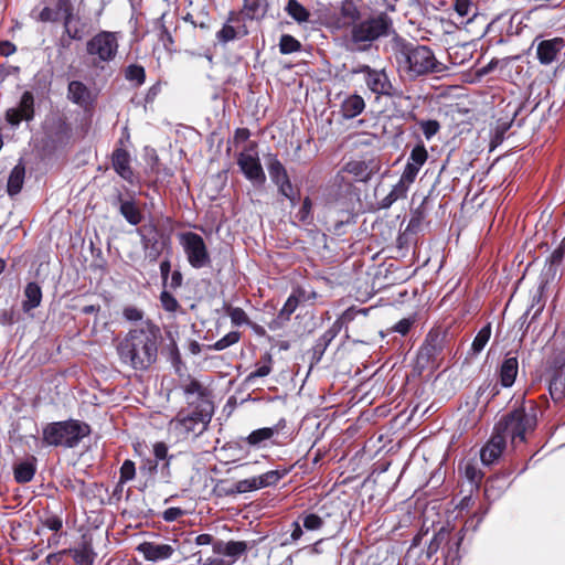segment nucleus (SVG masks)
<instances>
[{"mask_svg":"<svg viewBox=\"0 0 565 565\" xmlns=\"http://www.w3.org/2000/svg\"><path fill=\"white\" fill-rule=\"evenodd\" d=\"M341 329L342 322L340 320H335L332 326L317 339L315 345L311 349V367L321 361L327 348L335 339Z\"/></svg>","mask_w":565,"mask_h":565,"instance_id":"20","label":"nucleus"},{"mask_svg":"<svg viewBox=\"0 0 565 565\" xmlns=\"http://www.w3.org/2000/svg\"><path fill=\"white\" fill-rule=\"evenodd\" d=\"M228 316L231 318L232 323L235 326H242L247 323L248 321L246 312L239 307L231 308L228 310Z\"/></svg>","mask_w":565,"mask_h":565,"instance_id":"56","label":"nucleus"},{"mask_svg":"<svg viewBox=\"0 0 565 565\" xmlns=\"http://www.w3.org/2000/svg\"><path fill=\"white\" fill-rule=\"evenodd\" d=\"M141 238L142 247L147 258L151 262L158 259L162 252V244L159 242V233L154 225H145L137 231Z\"/></svg>","mask_w":565,"mask_h":565,"instance_id":"19","label":"nucleus"},{"mask_svg":"<svg viewBox=\"0 0 565 565\" xmlns=\"http://www.w3.org/2000/svg\"><path fill=\"white\" fill-rule=\"evenodd\" d=\"M507 440L493 428L491 438L480 450L482 465L490 466L495 462L502 455Z\"/></svg>","mask_w":565,"mask_h":565,"instance_id":"21","label":"nucleus"},{"mask_svg":"<svg viewBox=\"0 0 565 565\" xmlns=\"http://www.w3.org/2000/svg\"><path fill=\"white\" fill-rule=\"evenodd\" d=\"M392 49L398 72L409 79L446 71V66L436 58L435 53L427 45L409 42L395 33L392 39Z\"/></svg>","mask_w":565,"mask_h":565,"instance_id":"3","label":"nucleus"},{"mask_svg":"<svg viewBox=\"0 0 565 565\" xmlns=\"http://www.w3.org/2000/svg\"><path fill=\"white\" fill-rule=\"evenodd\" d=\"M34 118V96L26 90L22 94L17 107L9 108L6 119L12 127H18L22 120L31 121Z\"/></svg>","mask_w":565,"mask_h":565,"instance_id":"17","label":"nucleus"},{"mask_svg":"<svg viewBox=\"0 0 565 565\" xmlns=\"http://www.w3.org/2000/svg\"><path fill=\"white\" fill-rule=\"evenodd\" d=\"M183 393L189 398L192 395H198L200 398L199 402H201L204 398V388L202 387L201 383L196 380H191L188 384L183 386Z\"/></svg>","mask_w":565,"mask_h":565,"instance_id":"52","label":"nucleus"},{"mask_svg":"<svg viewBox=\"0 0 565 565\" xmlns=\"http://www.w3.org/2000/svg\"><path fill=\"white\" fill-rule=\"evenodd\" d=\"M536 46V57L543 65H550L552 62L561 58L565 64V42L562 38L541 40L536 38L532 44Z\"/></svg>","mask_w":565,"mask_h":565,"instance_id":"15","label":"nucleus"},{"mask_svg":"<svg viewBox=\"0 0 565 565\" xmlns=\"http://www.w3.org/2000/svg\"><path fill=\"white\" fill-rule=\"evenodd\" d=\"M285 11L299 24L309 21L310 12L298 0H288Z\"/></svg>","mask_w":565,"mask_h":565,"instance_id":"33","label":"nucleus"},{"mask_svg":"<svg viewBox=\"0 0 565 565\" xmlns=\"http://www.w3.org/2000/svg\"><path fill=\"white\" fill-rule=\"evenodd\" d=\"M352 75L361 74L367 89L379 96H394V86L384 68H373L367 64H359L351 70Z\"/></svg>","mask_w":565,"mask_h":565,"instance_id":"9","label":"nucleus"},{"mask_svg":"<svg viewBox=\"0 0 565 565\" xmlns=\"http://www.w3.org/2000/svg\"><path fill=\"white\" fill-rule=\"evenodd\" d=\"M423 135L427 140H430L440 129V125L437 120L429 119L419 122Z\"/></svg>","mask_w":565,"mask_h":565,"instance_id":"53","label":"nucleus"},{"mask_svg":"<svg viewBox=\"0 0 565 565\" xmlns=\"http://www.w3.org/2000/svg\"><path fill=\"white\" fill-rule=\"evenodd\" d=\"M25 299L22 301V309L24 312H29L40 306L42 301V290L38 282H28L24 288Z\"/></svg>","mask_w":565,"mask_h":565,"instance_id":"31","label":"nucleus"},{"mask_svg":"<svg viewBox=\"0 0 565 565\" xmlns=\"http://www.w3.org/2000/svg\"><path fill=\"white\" fill-rule=\"evenodd\" d=\"M271 372V366L269 364H264L257 367L255 371L250 372L246 379L245 383L252 385L255 383V380L258 377H265Z\"/></svg>","mask_w":565,"mask_h":565,"instance_id":"57","label":"nucleus"},{"mask_svg":"<svg viewBox=\"0 0 565 565\" xmlns=\"http://www.w3.org/2000/svg\"><path fill=\"white\" fill-rule=\"evenodd\" d=\"M536 409L537 406L534 402H530L529 406L522 403L499 419L494 425L495 431L505 440L510 438L513 444L523 443L525 434L533 431L537 425Z\"/></svg>","mask_w":565,"mask_h":565,"instance_id":"5","label":"nucleus"},{"mask_svg":"<svg viewBox=\"0 0 565 565\" xmlns=\"http://www.w3.org/2000/svg\"><path fill=\"white\" fill-rule=\"evenodd\" d=\"M137 551L143 556L146 561L158 563L169 559L175 552V542L158 543V542H143L137 546Z\"/></svg>","mask_w":565,"mask_h":565,"instance_id":"18","label":"nucleus"},{"mask_svg":"<svg viewBox=\"0 0 565 565\" xmlns=\"http://www.w3.org/2000/svg\"><path fill=\"white\" fill-rule=\"evenodd\" d=\"M136 476V466L135 462L130 459H127L122 462L120 467V481L128 482L132 480Z\"/></svg>","mask_w":565,"mask_h":565,"instance_id":"54","label":"nucleus"},{"mask_svg":"<svg viewBox=\"0 0 565 565\" xmlns=\"http://www.w3.org/2000/svg\"><path fill=\"white\" fill-rule=\"evenodd\" d=\"M338 23L347 28L343 42L345 50L351 53H367L380 39L396 33L393 19L386 12L371 13L363 18L351 0L342 2Z\"/></svg>","mask_w":565,"mask_h":565,"instance_id":"1","label":"nucleus"},{"mask_svg":"<svg viewBox=\"0 0 565 565\" xmlns=\"http://www.w3.org/2000/svg\"><path fill=\"white\" fill-rule=\"evenodd\" d=\"M267 158V170L271 182L277 186L279 194L289 200L290 204L295 206L298 194L295 192L285 166L280 162L277 154L269 153Z\"/></svg>","mask_w":565,"mask_h":565,"instance_id":"12","label":"nucleus"},{"mask_svg":"<svg viewBox=\"0 0 565 565\" xmlns=\"http://www.w3.org/2000/svg\"><path fill=\"white\" fill-rule=\"evenodd\" d=\"M248 546L244 541H228L216 540L213 543V553L223 555L230 558L228 562L235 563L246 551Z\"/></svg>","mask_w":565,"mask_h":565,"instance_id":"23","label":"nucleus"},{"mask_svg":"<svg viewBox=\"0 0 565 565\" xmlns=\"http://www.w3.org/2000/svg\"><path fill=\"white\" fill-rule=\"evenodd\" d=\"M74 561L76 562L77 565H93V553L88 548L75 551Z\"/></svg>","mask_w":565,"mask_h":565,"instance_id":"59","label":"nucleus"},{"mask_svg":"<svg viewBox=\"0 0 565 565\" xmlns=\"http://www.w3.org/2000/svg\"><path fill=\"white\" fill-rule=\"evenodd\" d=\"M62 484L65 489H68L73 492H77L79 494H84V489L86 486L84 480L71 478H66L65 480H63Z\"/></svg>","mask_w":565,"mask_h":565,"instance_id":"61","label":"nucleus"},{"mask_svg":"<svg viewBox=\"0 0 565 565\" xmlns=\"http://www.w3.org/2000/svg\"><path fill=\"white\" fill-rule=\"evenodd\" d=\"M348 171L353 173L360 181L366 182L371 178V171H367V167L364 162L349 163Z\"/></svg>","mask_w":565,"mask_h":565,"instance_id":"47","label":"nucleus"},{"mask_svg":"<svg viewBox=\"0 0 565 565\" xmlns=\"http://www.w3.org/2000/svg\"><path fill=\"white\" fill-rule=\"evenodd\" d=\"M548 391L554 402L565 398V342L556 347L546 361Z\"/></svg>","mask_w":565,"mask_h":565,"instance_id":"8","label":"nucleus"},{"mask_svg":"<svg viewBox=\"0 0 565 565\" xmlns=\"http://www.w3.org/2000/svg\"><path fill=\"white\" fill-rule=\"evenodd\" d=\"M153 455H154V460H164L166 462L163 463L162 466V472H164V470L167 471V477H169V466H170V460L173 458V456H169L168 454V446L162 443V441H158L153 445Z\"/></svg>","mask_w":565,"mask_h":565,"instance_id":"43","label":"nucleus"},{"mask_svg":"<svg viewBox=\"0 0 565 565\" xmlns=\"http://www.w3.org/2000/svg\"><path fill=\"white\" fill-rule=\"evenodd\" d=\"M259 482L257 477L243 479L233 484V487L226 492L228 495L242 494L259 490Z\"/></svg>","mask_w":565,"mask_h":565,"instance_id":"37","label":"nucleus"},{"mask_svg":"<svg viewBox=\"0 0 565 565\" xmlns=\"http://www.w3.org/2000/svg\"><path fill=\"white\" fill-rule=\"evenodd\" d=\"M445 337L438 331H429L416 355V369L424 371L440 358L444 351Z\"/></svg>","mask_w":565,"mask_h":565,"instance_id":"13","label":"nucleus"},{"mask_svg":"<svg viewBox=\"0 0 565 565\" xmlns=\"http://www.w3.org/2000/svg\"><path fill=\"white\" fill-rule=\"evenodd\" d=\"M324 523V520L315 513L302 515V526L308 531L319 530Z\"/></svg>","mask_w":565,"mask_h":565,"instance_id":"49","label":"nucleus"},{"mask_svg":"<svg viewBox=\"0 0 565 565\" xmlns=\"http://www.w3.org/2000/svg\"><path fill=\"white\" fill-rule=\"evenodd\" d=\"M413 324H414V319L404 318V319L399 320L397 323H395V326L393 327V331H395L402 335H406L409 332Z\"/></svg>","mask_w":565,"mask_h":565,"instance_id":"63","label":"nucleus"},{"mask_svg":"<svg viewBox=\"0 0 565 565\" xmlns=\"http://www.w3.org/2000/svg\"><path fill=\"white\" fill-rule=\"evenodd\" d=\"M25 178V167L20 160L10 171L8 182H7V193L9 196L13 198L19 194L23 188Z\"/></svg>","mask_w":565,"mask_h":565,"instance_id":"28","label":"nucleus"},{"mask_svg":"<svg viewBox=\"0 0 565 565\" xmlns=\"http://www.w3.org/2000/svg\"><path fill=\"white\" fill-rule=\"evenodd\" d=\"M58 10H62L64 34L70 40L81 41L86 35L88 22L75 13L71 0H60Z\"/></svg>","mask_w":565,"mask_h":565,"instance_id":"14","label":"nucleus"},{"mask_svg":"<svg viewBox=\"0 0 565 565\" xmlns=\"http://www.w3.org/2000/svg\"><path fill=\"white\" fill-rule=\"evenodd\" d=\"M419 171L420 170L417 169L415 166H412L411 163L406 162L401 179H403L404 182L413 184Z\"/></svg>","mask_w":565,"mask_h":565,"instance_id":"62","label":"nucleus"},{"mask_svg":"<svg viewBox=\"0 0 565 565\" xmlns=\"http://www.w3.org/2000/svg\"><path fill=\"white\" fill-rule=\"evenodd\" d=\"M365 102L362 96L352 94L348 96L341 104L342 116L345 119H352L363 113Z\"/></svg>","mask_w":565,"mask_h":565,"instance_id":"29","label":"nucleus"},{"mask_svg":"<svg viewBox=\"0 0 565 565\" xmlns=\"http://www.w3.org/2000/svg\"><path fill=\"white\" fill-rule=\"evenodd\" d=\"M287 470H270L257 476L260 489L276 486L286 475Z\"/></svg>","mask_w":565,"mask_h":565,"instance_id":"39","label":"nucleus"},{"mask_svg":"<svg viewBox=\"0 0 565 565\" xmlns=\"http://www.w3.org/2000/svg\"><path fill=\"white\" fill-rule=\"evenodd\" d=\"M36 472V458L31 456L13 466V478L18 483L30 482Z\"/></svg>","mask_w":565,"mask_h":565,"instance_id":"27","label":"nucleus"},{"mask_svg":"<svg viewBox=\"0 0 565 565\" xmlns=\"http://www.w3.org/2000/svg\"><path fill=\"white\" fill-rule=\"evenodd\" d=\"M67 98L79 107H87L93 102L92 92L81 81H71L67 86Z\"/></svg>","mask_w":565,"mask_h":565,"instance_id":"25","label":"nucleus"},{"mask_svg":"<svg viewBox=\"0 0 565 565\" xmlns=\"http://www.w3.org/2000/svg\"><path fill=\"white\" fill-rule=\"evenodd\" d=\"M237 32L234 26L224 24L223 28L216 33V38L221 43H227L236 39Z\"/></svg>","mask_w":565,"mask_h":565,"instance_id":"55","label":"nucleus"},{"mask_svg":"<svg viewBox=\"0 0 565 565\" xmlns=\"http://www.w3.org/2000/svg\"><path fill=\"white\" fill-rule=\"evenodd\" d=\"M60 0L56 1L54 8L44 7L40 14L39 20L41 22H56L62 17V10H58Z\"/></svg>","mask_w":565,"mask_h":565,"instance_id":"46","label":"nucleus"},{"mask_svg":"<svg viewBox=\"0 0 565 565\" xmlns=\"http://www.w3.org/2000/svg\"><path fill=\"white\" fill-rule=\"evenodd\" d=\"M286 426V420L281 418L275 426L273 427H263L253 430L246 438L245 441L255 448H262L265 446V443L271 439L275 435L279 433L281 428Z\"/></svg>","mask_w":565,"mask_h":565,"instance_id":"24","label":"nucleus"},{"mask_svg":"<svg viewBox=\"0 0 565 565\" xmlns=\"http://www.w3.org/2000/svg\"><path fill=\"white\" fill-rule=\"evenodd\" d=\"M491 330H492L491 323H487L479 330V332L477 333V335L475 337V339L471 343V348H470V352H469L470 355L477 356L478 354H480L482 352V350L484 349V347L487 345V343L490 340Z\"/></svg>","mask_w":565,"mask_h":565,"instance_id":"32","label":"nucleus"},{"mask_svg":"<svg viewBox=\"0 0 565 565\" xmlns=\"http://www.w3.org/2000/svg\"><path fill=\"white\" fill-rule=\"evenodd\" d=\"M43 525L51 531L58 532L63 526V521L57 515H50L43 521Z\"/></svg>","mask_w":565,"mask_h":565,"instance_id":"64","label":"nucleus"},{"mask_svg":"<svg viewBox=\"0 0 565 565\" xmlns=\"http://www.w3.org/2000/svg\"><path fill=\"white\" fill-rule=\"evenodd\" d=\"M122 316L127 321L137 322L140 321L143 322V311L138 309L134 306H128L124 309Z\"/></svg>","mask_w":565,"mask_h":565,"instance_id":"58","label":"nucleus"},{"mask_svg":"<svg viewBox=\"0 0 565 565\" xmlns=\"http://www.w3.org/2000/svg\"><path fill=\"white\" fill-rule=\"evenodd\" d=\"M213 414V404L202 399L195 406L179 411L169 423V431L177 441L195 440L207 429Z\"/></svg>","mask_w":565,"mask_h":565,"instance_id":"4","label":"nucleus"},{"mask_svg":"<svg viewBox=\"0 0 565 565\" xmlns=\"http://www.w3.org/2000/svg\"><path fill=\"white\" fill-rule=\"evenodd\" d=\"M312 202L309 196H306L302 201L301 207L296 214V218L302 224L309 225L313 221L312 216Z\"/></svg>","mask_w":565,"mask_h":565,"instance_id":"45","label":"nucleus"},{"mask_svg":"<svg viewBox=\"0 0 565 565\" xmlns=\"http://www.w3.org/2000/svg\"><path fill=\"white\" fill-rule=\"evenodd\" d=\"M299 305V299L295 295H290L279 311V318L288 320L296 311Z\"/></svg>","mask_w":565,"mask_h":565,"instance_id":"50","label":"nucleus"},{"mask_svg":"<svg viewBox=\"0 0 565 565\" xmlns=\"http://www.w3.org/2000/svg\"><path fill=\"white\" fill-rule=\"evenodd\" d=\"M161 329L151 320L128 331L117 347L120 361L137 371H146L158 358Z\"/></svg>","mask_w":565,"mask_h":565,"instance_id":"2","label":"nucleus"},{"mask_svg":"<svg viewBox=\"0 0 565 565\" xmlns=\"http://www.w3.org/2000/svg\"><path fill=\"white\" fill-rule=\"evenodd\" d=\"M519 372V361L516 352L509 351L500 367H499V382L502 387H511Z\"/></svg>","mask_w":565,"mask_h":565,"instance_id":"22","label":"nucleus"},{"mask_svg":"<svg viewBox=\"0 0 565 565\" xmlns=\"http://www.w3.org/2000/svg\"><path fill=\"white\" fill-rule=\"evenodd\" d=\"M427 159L428 152L424 143L419 142L412 149L407 158V162L420 170L422 167L426 163Z\"/></svg>","mask_w":565,"mask_h":565,"instance_id":"38","label":"nucleus"},{"mask_svg":"<svg viewBox=\"0 0 565 565\" xmlns=\"http://www.w3.org/2000/svg\"><path fill=\"white\" fill-rule=\"evenodd\" d=\"M119 49L117 32L99 31L86 42V54L90 66L104 71L106 65L115 61Z\"/></svg>","mask_w":565,"mask_h":565,"instance_id":"7","label":"nucleus"},{"mask_svg":"<svg viewBox=\"0 0 565 565\" xmlns=\"http://www.w3.org/2000/svg\"><path fill=\"white\" fill-rule=\"evenodd\" d=\"M463 541V533L461 535L457 534V539L454 542H446V551H445V562L446 565H459L461 555H460V546Z\"/></svg>","mask_w":565,"mask_h":565,"instance_id":"34","label":"nucleus"},{"mask_svg":"<svg viewBox=\"0 0 565 565\" xmlns=\"http://www.w3.org/2000/svg\"><path fill=\"white\" fill-rule=\"evenodd\" d=\"M301 43L290 34H282L279 40V51L281 54H291L300 51Z\"/></svg>","mask_w":565,"mask_h":565,"instance_id":"42","label":"nucleus"},{"mask_svg":"<svg viewBox=\"0 0 565 565\" xmlns=\"http://www.w3.org/2000/svg\"><path fill=\"white\" fill-rule=\"evenodd\" d=\"M125 77L129 82H135L137 86H141L146 81L145 67L139 64H130L125 71Z\"/></svg>","mask_w":565,"mask_h":565,"instance_id":"41","label":"nucleus"},{"mask_svg":"<svg viewBox=\"0 0 565 565\" xmlns=\"http://www.w3.org/2000/svg\"><path fill=\"white\" fill-rule=\"evenodd\" d=\"M448 536H449V531L445 526H441L434 534V536L431 537V540L427 546V551H426V555L428 558L433 557L441 548V546L444 544H446V542H448Z\"/></svg>","mask_w":565,"mask_h":565,"instance_id":"36","label":"nucleus"},{"mask_svg":"<svg viewBox=\"0 0 565 565\" xmlns=\"http://www.w3.org/2000/svg\"><path fill=\"white\" fill-rule=\"evenodd\" d=\"M44 135L46 146L58 149L68 143L72 130L65 120L57 118L45 124Z\"/></svg>","mask_w":565,"mask_h":565,"instance_id":"16","label":"nucleus"},{"mask_svg":"<svg viewBox=\"0 0 565 565\" xmlns=\"http://www.w3.org/2000/svg\"><path fill=\"white\" fill-rule=\"evenodd\" d=\"M486 514L487 511H483L481 513H475L473 516H471L465 522L463 527L458 532V535H461V533H463L465 536L467 531L477 532Z\"/></svg>","mask_w":565,"mask_h":565,"instance_id":"48","label":"nucleus"},{"mask_svg":"<svg viewBox=\"0 0 565 565\" xmlns=\"http://www.w3.org/2000/svg\"><path fill=\"white\" fill-rule=\"evenodd\" d=\"M465 478L473 486L478 487L479 482L482 479V471L478 468L475 461H467L462 467Z\"/></svg>","mask_w":565,"mask_h":565,"instance_id":"40","label":"nucleus"},{"mask_svg":"<svg viewBox=\"0 0 565 565\" xmlns=\"http://www.w3.org/2000/svg\"><path fill=\"white\" fill-rule=\"evenodd\" d=\"M114 170L126 181L134 182V173L130 168V156L125 149H116L111 158Z\"/></svg>","mask_w":565,"mask_h":565,"instance_id":"26","label":"nucleus"},{"mask_svg":"<svg viewBox=\"0 0 565 565\" xmlns=\"http://www.w3.org/2000/svg\"><path fill=\"white\" fill-rule=\"evenodd\" d=\"M411 185L412 184H409L408 182H404V180L399 178L398 182L392 188L390 193L396 200L404 199V198H406Z\"/></svg>","mask_w":565,"mask_h":565,"instance_id":"60","label":"nucleus"},{"mask_svg":"<svg viewBox=\"0 0 565 565\" xmlns=\"http://www.w3.org/2000/svg\"><path fill=\"white\" fill-rule=\"evenodd\" d=\"M454 10L461 19L470 22L477 14V7L472 0H454Z\"/></svg>","mask_w":565,"mask_h":565,"instance_id":"35","label":"nucleus"},{"mask_svg":"<svg viewBox=\"0 0 565 565\" xmlns=\"http://www.w3.org/2000/svg\"><path fill=\"white\" fill-rule=\"evenodd\" d=\"M89 433V425L77 419L53 422L43 428L42 440L47 446L75 448Z\"/></svg>","mask_w":565,"mask_h":565,"instance_id":"6","label":"nucleus"},{"mask_svg":"<svg viewBox=\"0 0 565 565\" xmlns=\"http://www.w3.org/2000/svg\"><path fill=\"white\" fill-rule=\"evenodd\" d=\"M119 201V213L130 225H138L142 215L134 200H124L122 196L118 195Z\"/></svg>","mask_w":565,"mask_h":565,"instance_id":"30","label":"nucleus"},{"mask_svg":"<svg viewBox=\"0 0 565 565\" xmlns=\"http://www.w3.org/2000/svg\"><path fill=\"white\" fill-rule=\"evenodd\" d=\"M179 242L191 267L203 268L211 263L210 254L203 237L194 232H183Z\"/></svg>","mask_w":565,"mask_h":565,"instance_id":"11","label":"nucleus"},{"mask_svg":"<svg viewBox=\"0 0 565 565\" xmlns=\"http://www.w3.org/2000/svg\"><path fill=\"white\" fill-rule=\"evenodd\" d=\"M162 308L169 312H175L179 308V302L175 297L168 290H163L160 295Z\"/></svg>","mask_w":565,"mask_h":565,"instance_id":"51","label":"nucleus"},{"mask_svg":"<svg viewBox=\"0 0 565 565\" xmlns=\"http://www.w3.org/2000/svg\"><path fill=\"white\" fill-rule=\"evenodd\" d=\"M255 142L249 143L237 154V166L243 175L255 188H260L266 183V174L260 163Z\"/></svg>","mask_w":565,"mask_h":565,"instance_id":"10","label":"nucleus"},{"mask_svg":"<svg viewBox=\"0 0 565 565\" xmlns=\"http://www.w3.org/2000/svg\"><path fill=\"white\" fill-rule=\"evenodd\" d=\"M239 332L231 331L209 348L215 351H223L239 341Z\"/></svg>","mask_w":565,"mask_h":565,"instance_id":"44","label":"nucleus"}]
</instances>
